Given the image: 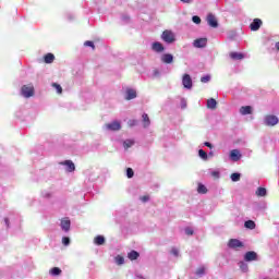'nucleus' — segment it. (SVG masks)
I'll return each mask as SVG.
<instances>
[{
  "mask_svg": "<svg viewBox=\"0 0 279 279\" xmlns=\"http://www.w3.org/2000/svg\"><path fill=\"white\" fill-rule=\"evenodd\" d=\"M161 39L168 45H171L175 40V34L169 29H166L162 32Z\"/></svg>",
  "mask_w": 279,
  "mask_h": 279,
  "instance_id": "1",
  "label": "nucleus"
},
{
  "mask_svg": "<svg viewBox=\"0 0 279 279\" xmlns=\"http://www.w3.org/2000/svg\"><path fill=\"white\" fill-rule=\"evenodd\" d=\"M228 247H230V250H241L245 247V244L239 239H230L228 241Z\"/></svg>",
  "mask_w": 279,
  "mask_h": 279,
  "instance_id": "2",
  "label": "nucleus"
},
{
  "mask_svg": "<svg viewBox=\"0 0 279 279\" xmlns=\"http://www.w3.org/2000/svg\"><path fill=\"white\" fill-rule=\"evenodd\" d=\"M22 96L26 99H29V97H34V86L32 85H23L21 88Z\"/></svg>",
  "mask_w": 279,
  "mask_h": 279,
  "instance_id": "3",
  "label": "nucleus"
},
{
  "mask_svg": "<svg viewBox=\"0 0 279 279\" xmlns=\"http://www.w3.org/2000/svg\"><path fill=\"white\" fill-rule=\"evenodd\" d=\"M264 123L269 128H274V125H278V117L274 114H268L265 117Z\"/></svg>",
  "mask_w": 279,
  "mask_h": 279,
  "instance_id": "4",
  "label": "nucleus"
},
{
  "mask_svg": "<svg viewBox=\"0 0 279 279\" xmlns=\"http://www.w3.org/2000/svg\"><path fill=\"white\" fill-rule=\"evenodd\" d=\"M262 26H263V20L254 19L250 25V29H251V32H258Z\"/></svg>",
  "mask_w": 279,
  "mask_h": 279,
  "instance_id": "5",
  "label": "nucleus"
},
{
  "mask_svg": "<svg viewBox=\"0 0 279 279\" xmlns=\"http://www.w3.org/2000/svg\"><path fill=\"white\" fill-rule=\"evenodd\" d=\"M105 128H107L110 132H119V130H121V122L113 121L111 123L105 124Z\"/></svg>",
  "mask_w": 279,
  "mask_h": 279,
  "instance_id": "6",
  "label": "nucleus"
},
{
  "mask_svg": "<svg viewBox=\"0 0 279 279\" xmlns=\"http://www.w3.org/2000/svg\"><path fill=\"white\" fill-rule=\"evenodd\" d=\"M182 84L184 88H187V89L193 88V78H191V75L184 74L182 77Z\"/></svg>",
  "mask_w": 279,
  "mask_h": 279,
  "instance_id": "7",
  "label": "nucleus"
},
{
  "mask_svg": "<svg viewBox=\"0 0 279 279\" xmlns=\"http://www.w3.org/2000/svg\"><path fill=\"white\" fill-rule=\"evenodd\" d=\"M244 260L246 263H252V260H258V254L254 251H248L244 255Z\"/></svg>",
  "mask_w": 279,
  "mask_h": 279,
  "instance_id": "8",
  "label": "nucleus"
},
{
  "mask_svg": "<svg viewBox=\"0 0 279 279\" xmlns=\"http://www.w3.org/2000/svg\"><path fill=\"white\" fill-rule=\"evenodd\" d=\"M207 23L209 27H214V28L219 27V22H217V17L213 13H209L207 15Z\"/></svg>",
  "mask_w": 279,
  "mask_h": 279,
  "instance_id": "9",
  "label": "nucleus"
},
{
  "mask_svg": "<svg viewBox=\"0 0 279 279\" xmlns=\"http://www.w3.org/2000/svg\"><path fill=\"white\" fill-rule=\"evenodd\" d=\"M207 44V38H198L194 40V47H196L197 49H204V47H206Z\"/></svg>",
  "mask_w": 279,
  "mask_h": 279,
  "instance_id": "10",
  "label": "nucleus"
},
{
  "mask_svg": "<svg viewBox=\"0 0 279 279\" xmlns=\"http://www.w3.org/2000/svg\"><path fill=\"white\" fill-rule=\"evenodd\" d=\"M60 165L66 167V171L69 173H73V171H75V163H73L71 160L62 161Z\"/></svg>",
  "mask_w": 279,
  "mask_h": 279,
  "instance_id": "11",
  "label": "nucleus"
},
{
  "mask_svg": "<svg viewBox=\"0 0 279 279\" xmlns=\"http://www.w3.org/2000/svg\"><path fill=\"white\" fill-rule=\"evenodd\" d=\"M153 51H156V53H162L165 51V46L160 44V41H155L151 45Z\"/></svg>",
  "mask_w": 279,
  "mask_h": 279,
  "instance_id": "12",
  "label": "nucleus"
},
{
  "mask_svg": "<svg viewBox=\"0 0 279 279\" xmlns=\"http://www.w3.org/2000/svg\"><path fill=\"white\" fill-rule=\"evenodd\" d=\"M161 62H163V64H171L173 62V54H171V53L162 54Z\"/></svg>",
  "mask_w": 279,
  "mask_h": 279,
  "instance_id": "13",
  "label": "nucleus"
},
{
  "mask_svg": "<svg viewBox=\"0 0 279 279\" xmlns=\"http://www.w3.org/2000/svg\"><path fill=\"white\" fill-rule=\"evenodd\" d=\"M125 99H126V101H130L132 99H136V90L133 89V88H128Z\"/></svg>",
  "mask_w": 279,
  "mask_h": 279,
  "instance_id": "14",
  "label": "nucleus"
},
{
  "mask_svg": "<svg viewBox=\"0 0 279 279\" xmlns=\"http://www.w3.org/2000/svg\"><path fill=\"white\" fill-rule=\"evenodd\" d=\"M61 228L64 230V232H69L71 230V220L63 219L61 220Z\"/></svg>",
  "mask_w": 279,
  "mask_h": 279,
  "instance_id": "15",
  "label": "nucleus"
},
{
  "mask_svg": "<svg viewBox=\"0 0 279 279\" xmlns=\"http://www.w3.org/2000/svg\"><path fill=\"white\" fill-rule=\"evenodd\" d=\"M230 158L236 162L238 160H241V153L238 149H233L230 153Z\"/></svg>",
  "mask_w": 279,
  "mask_h": 279,
  "instance_id": "16",
  "label": "nucleus"
},
{
  "mask_svg": "<svg viewBox=\"0 0 279 279\" xmlns=\"http://www.w3.org/2000/svg\"><path fill=\"white\" fill-rule=\"evenodd\" d=\"M207 108L209 110H216L217 109V100H215V98L207 99Z\"/></svg>",
  "mask_w": 279,
  "mask_h": 279,
  "instance_id": "17",
  "label": "nucleus"
},
{
  "mask_svg": "<svg viewBox=\"0 0 279 279\" xmlns=\"http://www.w3.org/2000/svg\"><path fill=\"white\" fill-rule=\"evenodd\" d=\"M53 60H56V56H53V53H47L45 57H44V62L46 64H51L53 62Z\"/></svg>",
  "mask_w": 279,
  "mask_h": 279,
  "instance_id": "18",
  "label": "nucleus"
},
{
  "mask_svg": "<svg viewBox=\"0 0 279 279\" xmlns=\"http://www.w3.org/2000/svg\"><path fill=\"white\" fill-rule=\"evenodd\" d=\"M255 195L257 197H265L267 195V189L265 187H258L255 192Z\"/></svg>",
  "mask_w": 279,
  "mask_h": 279,
  "instance_id": "19",
  "label": "nucleus"
},
{
  "mask_svg": "<svg viewBox=\"0 0 279 279\" xmlns=\"http://www.w3.org/2000/svg\"><path fill=\"white\" fill-rule=\"evenodd\" d=\"M94 243L95 245H104V243H106V238H104V235H97L94 239Z\"/></svg>",
  "mask_w": 279,
  "mask_h": 279,
  "instance_id": "20",
  "label": "nucleus"
},
{
  "mask_svg": "<svg viewBox=\"0 0 279 279\" xmlns=\"http://www.w3.org/2000/svg\"><path fill=\"white\" fill-rule=\"evenodd\" d=\"M231 60H243V53L241 52H230Z\"/></svg>",
  "mask_w": 279,
  "mask_h": 279,
  "instance_id": "21",
  "label": "nucleus"
},
{
  "mask_svg": "<svg viewBox=\"0 0 279 279\" xmlns=\"http://www.w3.org/2000/svg\"><path fill=\"white\" fill-rule=\"evenodd\" d=\"M240 113L243 116L245 114H252V107L251 106H244L240 108Z\"/></svg>",
  "mask_w": 279,
  "mask_h": 279,
  "instance_id": "22",
  "label": "nucleus"
},
{
  "mask_svg": "<svg viewBox=\"0 0 279 279\" xmlns=\"http://www.w3.org/2000/svg\"><path fill=\"white\" fill-rule=\"evenodd\" d=\"M142 118H143L144 128H149V125L151 124V121L149 120V116L147 113H143Z\"/></svg>",
  "mask_w": 279,
  "mask_h": 279,
  "instance_id": "23",
  "label": "nucleus"
},
{
  "mask_svg": "<svg viewBox=\"0 0 279 279\" xmlns=\"http://www.w3.org/2000/svg\"><path fill=\"white\" fill-rule=\"evenodd\" d=\"M138 256H141V254L136 251H131L129 254H128V258L130 260H136L138 258Z\"/></svg>",
  "mask_w": 279,
  "mask_h": 279,
  "instance_id": "24",
  "label": "nucleus"
},
{
  "mask_svg": "<svg viewBox=\"0 0 279 279\" xmlns=\"http://www.w3.org/2000/svg\"><path fill=\"white\" fill-rule=\"evenodd\" d=\"M197 193L206 195V193H208V189L206 187V185L199 183L197 187Z\"/></svg>",
  "mask_w": 279,
  "mask_h": 279,
  "instance_id": "25",
  "label": "nucleus"
},
{
  "mask_svg": "<svg viewBox=\"0 0 279 279\" xmlns=\"http://www.w3.org/2000/svg\"><path fill=\"white\" fill-rule=\"evenodd\" d=\"M244 228H247L248 230H254L256 228V222L253 220H247L244 223Z\"/></svg>",
  "mask_w": 279,
  "mask_h": 279,
  "instance_id": "26",
  "label": "nucleus"
},
{
  "mask_svg": "<svg viewBox=\"0 0 279 279\" xmlns=\"http://www.w3.org/2000/svg\"><path fill=\"white\" fill-rule=\"evenodd\" d=\"M51 276H60V274H62V269H60L59 267H53L50 270Z\"/></svg>",
  "mask_w": 279,
  "mask_h": 279,
  "instance_id": "27",
  "label": "nucleus"
},
{
  "mask_svg": "<svg viewBox=\"0 0 279 279\" xmlns=\"http://www.w3.org/2000/svg\"><path fill=\"white\" fill-rule=\"evenodd\" d=\"M52 88H56L58 95H62V86L58 83H52L51 84Z\"/></svg>",
  "mask_w": 279,
  "mask_h": 279,
  "instance_id": "28",
  "label": "nucleus"
},
{
  "mask_svg": "<svg viewBox=\"0 0 279 279\" xmlns=\"http://www.w3.org/2000/svg\"><path fill=\"white\" fill-rule=\"evenodd\" d=\"M198 156H199V158H202L203 160H208V154H207L204 149H199V150H198Z\"/></svg>",
  "mask_w": 279,
  "mask_h": 279,
  "instance_id": "29",
  "label": "nucleus"
},
{
  "mask_svg": "<svg viewBox=\"0 0 279 279\" xmlns=\"http://www.w3.org/2000/svg\"><path fill=\"white\" fill-rule=\"evenodd\" d=\"M232 182H239L241 180V173L234 172L231 174Z\"/></svg>",
  "mask_w": 279,
  "mask_h": 279,
  "instance_id": "30",
  "label": "nucleus"
},
{
  "mask_svg": "<svg viewBox=\"0 0 279 279\" xmlns=\"http://www.w3.org/2000/svg\"><path fill=\"white\" fill-rule=\"evenodd\" d=\"M206 274V267L202 266L196 269V276H204Z\"/></svg>",
  "mask_w": 279,
  "mask_h": 279,
  "instance_id": "31",
  "label": "nucleus"
},
{
  "mask_svg": "<svg viewBox=\"0 0 279 279\" xmlns=\"http://www.w3.org/2000/svg\"><path fill=\"white\" fill-rule=\"evenodd\" d=\"M123 145L126 149H129V147H132V145H134V141L133 140H126V141H124Z\"/></svg>",
  "mask_w": 279,
  "mask_h": 279,
  "instance_id": "32",
  "label": "nucleus"
},
{
  "mask_svg": "<svg viewBox=\"0 0 279 279\" xmlns=\"http://www.w3.org/2000/svg\"><path fill=\"white\" fill-rule=\"evenodd\" d=\"M116 263L117 265H123V263H125V258H123V256H117Z\"/></svg>",
  "mask_w": 279,
  "mask_h": 279,
  "instance_id": "33",
  "label": "nucleus"
},
{
  "mask_svg": "<svg viewBox=\"0 0 279 279\" xmlns=\"http://www.w3.org/2000/svg\"><path fill=\"white\" fill-rule=\"evenodd\" d=\"M192 21H193V23H195L196 25H199V23H202V19H201L199 16H197V15H194V16L192 17Z\"/></svg>",
  "mask_w": 279,
  "mask_h": 279,
  "instance_id": "34",
  "label": "nucleus"
},
{
  "mask_svg": "<svg viewBox=\"0 0 279 279\" xmlns=\"http://www.w3.org/2000/svg\"><path fill=\"white\" fill-rule=\"evenodd\" d=\"M126 175H128V178H134V170L132 168H128Z\"/></svg>",
  "mask_w": 279,
  "mask_h": 279,
  "instance_id": "35",
  "label": "nucleus"
},
{
  "mask_svg": "<svg viewBox=\"0 0 279 279\" xmlns=\"http://www.w3.org/2000/svg\"><path fill=\"white\" fill-rule=\"evenodd\" d=\"M240 269H241L242 271H247V269H248L247 264H245L244 262H241V263H240Z\"/></svg>",
  "mask_w": 279,
  "mask_h": 279,
  "instance_id": "36",
  "label": "nucleus"
},
{
  "mask_svg": "<svg viewBox=\"0 0 279 279\" xmlns=\"http://www.w3.org/2000/svg\"><path fill=\"white\" fill-rule=\"evenodd\" d=\"M201 82H202L203 84H206V83L210 82V76H209V75L203 76V77L201 78Z\"/></svg>",
  "mask_w": 279,
  "mask_h": 279,
  "instance_id": "37",
  "label": "nucleus"
},
{
  "mask_svg": "<svg viewBox=\"0 0 279 279\" xmlns=\"http://www.w3.org/2000/svg\"><path fill=\"white\" fill-rule=\"evenodd\" d=\"M85 47H92V49H95V44L90 40L85 41Z\"/></svg>",
  "mask_w": 279,
  "mask_h": 279,
  "instance_id": "38",
  "label": "nucleus"
},
{
  "mask_svg": "<svg viewBox=\"0 0 279 279\" xmlns=\"http://www.w3.org/2000/svg\"><path fill=\"white\" fill-rule=\"evenodd\" d=\"M193 233H194L193 229L191 228L185 229V234H187V236H193Z\"/></svg>",
  "mask_w": 279,
  "mask_h": 279,
  "instance_id": "39",
  "label": "nucleus"
},
{
  "mask_svg": "<svg viewBox=\"0 0 279 279\" xmlns=\"http://www.w3.org/2000/svg\"><path fill=\"white\" fill-rule=\"evenodd\" d=\"M62 243H63V245H69L71 243V239H69L68 236H64L62 239Z\"/></svg>",
  "mask_w": 279,
  "mask_h": 279,
  "instance_id": "40",
  "label": "nucleus"
},
{
  "mask_svg": "<svg viewBox=\"0 0 279 279\" xmlns=\"http://www.w3.org/2000/svg\"><path fill=\"white\" fill-rule=\"evenodd\" d=\"M128 123H129V126H130V128H134V125H137L138 121H136V120H130Z\"/></svg>",
  "mask_w": 279,
  "mask_h": 279,
  "instance_id": "41",
  "label": "nucleus"
},
{
  "mask_svg": "<svg viewBox=\"0 0 279 279\" xmlns=\"http://www.w3.org/2000/svg\"><path fill=\"white\" fill-rule=\"evenodd\" d=\"M171 254H173V256H179L180 252L178 251V248H172Z\"/></svg>",
  "mask_w": 279,
  "mask_h": 279,
  "instance_id": "42",
  "label": "nucleus"
},
{
  "mask_svg": "<svg viewBox=\"0 0 279 279\" xmlns=\"http://www.w3.org/2000/svg\"><path fill=\"white\" fill-rule=\"evenodd\" d=\"M141 201L144 202V203L149 202V196L148 195L142 196Z\"/></svg>",
  "mask_w": 279,
  "mask_h": 279,
  "instance_id": "43",
  "label": "nucleus"
},
{
  "mask_svg": "<svg viewBox=\"0 0 279 279\" xmlns=\"http://www.w3.org/2000/svg\"><path fill=\"white\" fill-rule=\"evenodd\" d=\"M4 223H5L7 228H10V219L9 218H4Z\"/></svg>",
  "mask_w": 279,
  "mask_h": 279,
  "instance_id": "44",
  "label": "nucleus"
},
{
  "mask_svg": "<svg viewBox=\"0 0 279 279\" xmlns=\"http://www.w3.org/2000/svg\"><path fill=\"white\" fill-rule=\"evenodd\" d=\"M205 147H209V149H213V144H210V142H205Z\"/></svg>",
  "mask_w": 279,
  "mask_h": 279,
  "instance_id": "45",
  "label": "nucleus"
},
{
  "mask_svg": "<svg viewBox=\"0 0 279 279\" xmlns=\"http://www.w3.org/2000/svg\"><path fill=\"white\" fill-rule=\"evenodd\" d=\"M182 1V3H192L193 2V0H181Z\"/></svg>",
  "mask_w": 279,
  "mask_h": 279,
  "instance_id": "46",
  "label": "nucleus"
},
{
  "mask_svg": "<svg viewBox=\"0 0 279 279\" xmlns=\"http://www.w3.org/2000/svg\"><path fill=\"white\" fill-rule=\"evenodd\" d=\"M275 47H276L277 51H279V41H277V43L275 44Z\"/></svg>",
  "mask_w": 279,
  "mask_h": 279,
  "instance_id": "47",
  "label": "nucleus"
},
{
  "mask_svg": "<svg viewBox=\"0 0 279 279\" xmlns=\"http://www.w3.org/2000/svg\"><path fill=\"white\" fill-rule=\"evenodd\" d=\"M213 175H215V178H219V172H213Z\"/></svg>",
  "mask_w": 279,
  "mask_h": 279,
  "instance_id": "48",
  "label": "nucleus"
},
{
  "mask_svg": "<svg viewBox=\"0 0 279 279\" xmlns=\"http://www.w3.org/2000/svg\"><path fill=\"white\" fill-rule=\"evenodd\" d=\"M141 279H145V278H143V277H140Z\"/></svg>",
  "mask_w": 279,
  "mask_h": 279,
  "instance_id": "49",
  "label": "nucleus"
}]
</instances>
